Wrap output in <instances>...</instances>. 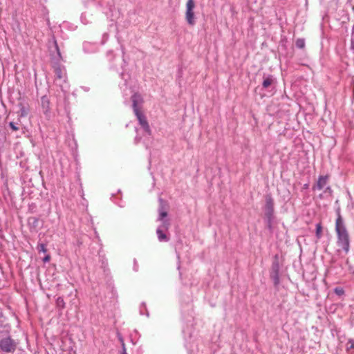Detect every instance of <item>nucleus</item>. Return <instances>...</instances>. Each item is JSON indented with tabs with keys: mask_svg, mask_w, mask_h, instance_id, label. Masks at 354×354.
<instances>
[{
	"mask_svg": "<svg viewBox=\"0 0 354 354\" xmlns=\"http://www.w3.org/2000/svg\"><path fill=\"white\" fill-rule=\"evenodd\" d=\"M131 100L133 112L140 125V129H136L137 136L136 140L138 142V140L141 139L139 138L140 132H142L145 136H149L151 135V130L145 116L140 111L143 102L142 96L140 94L134 93L131 96Z\"/></svg>",
	"mask_w": 354,
	"mask_h": 354,
	"instance_id": "1",
	"label": "nucleus"
},
{
	"mask_svg": "<svg viewBox=\"0 0 354 354\" xmlns=\"http://www.w3.org/2000/svg\"><path fill=\"white\" fill-rule=\"evenodd\" d=\"M160 205L158 208V217L157 221L160 223L156 230L158 239L160 242H167L169 238L166 234V232L170 227V221L167 218V212L166 209V204L161 198L159 199Z\"/></svg>",
	"mask_w": 354,
	"mask_h": 354,
	"instance_id": "2",
	"label": "nucleus"
},
{
	"mask_svg": "<svg viewBox=\"0 0 354 354\" xmlns=\"http://www.w3.org/2000/svg\"><path fill=\"white\" fill-rule=\"evenodd\" d=\"M335 232L337 234V245L342 248L345 253H348L350 249V239L344 221L339 214L335 221Z\"/></svg>",
	"mask_w": 354,
	"mask_h": 354,
	"instance_id": "3",
	"label": "nucleus"
},
{
	"mask_svg": "<svg viewBox=\"0 0 354 354\" xmlns=\"http://www.w3.org/2000/svg\"><path fill=\"white\" fill-rule=\"evenodd\" d=\"M313 189L314 191L324 189V194L330 196L333 191L331 187L328 185V176H320L317 183L313 186Z\"/></svg>",
	"mask_w": 354,
	"mask_h": 354,
	"instance_id": "4",
	"label": "nucleus"
},
{
	"mask_svg": "<svg viewBox=\"0 0 354 354\" xmlns=\"http://www.w3.org/2000/svg\"><path fill=\"white\" fill-rule=\"evenodd\" d=\"M194 7L195 3L194 0H187L186 3L185 17L187 23L191 26H194L195 24V18L194 13Z\"/></svg>",
	"mask_w": 354,
	"mask_h": 354,
	"instance_id": "5",
	"label": "nucleus"
},
{
	"mask_svg": "<svg viewBox=\"0 0 354 354\" xmlns=\"http://www.w3.org/2000/svg\"><path fill=\"white\" fill-rule=\"evenodd\" d=\"M16 343L10 337L3 338L0 340V348L7 353H12L15 351Z\"/></svg>",
	"mask_w": 354,
	"mask_h": 354,
	"instance_id": "6",
	"label": "nucleus"
},
{
	"mask_svg": "<svg viewBox=\"0 0 354 354\" xmlns=\"http://www.w3.org/2000/svg\"><path fill=\"white\" fill-rule=\"evenodd\" d=\"M279 262L277 259H275L272 266V270L270 272V278L273 281L274 286L277 288L280 283L279 281Z\"/></svg>",
	"mask_w": 354,
	"mask_h": 354,
	"instance_id": "7",
	"label": "nucleus"
},
{
	"mask_svg": "<svg viewBox=\"0 0 354 354\" xmlns=\"http://www.w3.org/2000/svg\"><path fill=\"white\" fill-rule=\"evenodd\" d=\"M41 105L44 113L47 115L50 111V100L46 95H44L41 97Z\"/></svg>",
	"mask_w": 354,
	"mask_h": 354,
	"instance_id": "8",
	"label": "nucleus"
},
{
	"mask_svg": "<svg viewBox=\"0 0 354 354\" xmlns=\"http://www.w3.org/2000/svg\"><path fill=\"white\" fill-rule=\"evenodd\" d=\"M265 88H266V78H264L262 81V86H258L255 88V97L256 100H257L258 96H259L260 99H263L265 95Z\"/></svg>",
	"mask_w": 354,
	"mask_h": 354,
	"instance_id": "9",
	"label": "nucleus"
},
{
	"mask_svg": "<svg viewBox=\"0 0 354 354\" xmlns=\"http://www.w3.org/2000/svg\"><path fill=\"white\" fill-rule=\"evenodd\" d=\"M19 111H18V116L19 118H24L27 116L29 112V109L27 106H25L22 103H19L18 104Z\"/></svg>",
	"mask_w": 354,
	"mask_h": 354,
	"instance_id": "10",
	"label": "nucleus"
},
{
	"mask_svg": "<svg viewBox=\"0 0 354 354\" xmlns=\"http://www.w3.org/2000/svg\"><path fill=\"white\" fill-rule=\"evenodd\" d=\"M55 72L56 77V84H58V80H63L64 82H65L66 73L64 70L58 67L55 68Z\"/></svg>",
	"mask_w": 354,
	"mask_h": 354,
	"instance_id": "11",
	"label": "nucleus"
},
{
	"mask_svg": "<svg viewBox=\"0 0 354 354\" xmlns=\"http://www.w3.org/2000/svg\"><path fill=\"white\" fill-rule=\"evenodd\" d=\"M91 19H92V15L90 12H88L87 11L82 12L80 16L81 22L85 25L90 23L91 21Z\"/></svg>",
	"mask_w": 354,
	"mask_h": 354,
	"instance_id": "12",
	"label": "nucleus"
},
{
	"mask_svg": "<svg viewBox=\"0 0 354 354\" xmlns=\"http://www.w3.org/2000/svg\"><path fill=\"white\" fill-rule=\"evenodd\" d=\"M83 48H84V52L90 53H93L95 51V45H93L88 42H85V43H84Z\"/></svg>",
	"mask_w": 354,
	"mask_h": 354,
	"instance_id": "13",
	"label": "nucleus"
},
{
	"mask_svg": "<svg viewBox=\"0 0 354 354\" xmlns=\"http://www.w3.org/2000/svg\"><path fill=\"white\" fill-rule=\"evenodd\" d=\"M120 76L124 81L123 84H122V83L120 84V88L122 89L123 86H124L126 87L127 86V80L129 78V75L128 74H125L124 73H122L120 74Z\"/></svg>",
	"mask_w": 354,
	"mask_h": 354,
	"instance_id": "14",
	"label": "nucleus"
},
{
	"mask_svg": "<svg viewBox=\"0 0 354 354\" xmlns=\"http://www.w3.org/2000/svg\"><path fill=\"white\" fill-rule=\"evenodd\" d=\"M56 305L58 308L63 309L65 307V302L62 297H59L56 300Z\"/></svg>",
	"mask_w": 354,
	"mask_h": 354,
	"instance_id": "15",
	"label": "nucleus"
},
{
	"mask_svg": "<svg viewBox=\"0 0 354 354\" xmlns=\"http://www.w3.org/2000/svg\"><path fill=\"white\" fill-rule=\"evenodd\" d=\"M322 226L320 223L316 225V236L317 239H320L322 236Z\"/></svg>",
	"mask_w": 354,
	"mask_h": 354,
	"instance_id": "16",
	"label": "nucleus"
},
{
	"mask_svg": "<svg viewBox=\"0 0 354 354\" xmlns=\"http://www.w3.org/2000/svg\"><path fill=\"white\" fill-rule=\"evenodd\" d=\"M346 350L347 351H351L352 350L353 352L354 353V339H349L348 340V342L346 344Z\"/></svg>",
	"mask_w": 354,
	"mask_h": 354,
	"instance_id": "17",
	"label": "nucleus"
},
{
	"mask_svg": "<svg viewBox=\"0 0 354 354\" xmlns=\"http://www.w3.org/2000/svg\"><path fill=\"white\" fill-rule=\"evenodd\" d=\"M266 209H267V222L268 221H270L271 220V217H270V215H271V213L272 212V209L271 208V207L270 206V204H269V202L267 200V207H266Z\"/></svg>",
	"mask_w": 354,
	"mask_h": 354,
	"instance_id": "18",
	"label": "nucleus"
},
{
	"mask_svg": "<svg viewBox=\"0 0 354 354\" xmlns=\"http://www.w3.org/2000/svg\"><path fill=\"white\" fill-rule=\"evenodd\" d=\"M8 126L13 131H17L19 129V124L17 122H10Z\"/></svg>",
	"mask_w": 354,
	"mask_h": 354,
	"instance_id": "19",
	"label": "nucleus"
},
{
	"mask_svg": "<svg viewBox=\"0 0 354 354\" xmlns=\"http://www.w3.org/2000/svg\"><path fill=\"white\" fill-rule=\"evenodd\" d=\"M37 249L39 252L46 253L47 251L45 244H44L42 243H38Z\"/></svg>",
	"mask_w": 354,
	"mask_h": 354,
	"instance_id": "20",
	"label": "nucleus"
},
{
	"mask_svg": "<svg viewBox=\"0 0 354 354\" xmlns=\"http://www.w3.org/2000/svg\"><path fill=\"white\" fill-rule=\"evenodd\" d=\"M295 45L299 48H302L305 46V41L303 39H298L295 42Z\"/></svg>",
	"mask_w": 354,
	"mask_h": 354,
	"instance_id": "21",
	"label": "nucleus"
},
{
	"mask_svg": "<svg viewBox=\"0 0 354 354\" xmlns=\"http://www.w3.org/2000/svg\"><path fill=\"white\" fill-rule=\"evenodd\" d=\"M334 292L337 295H339V296L342 295L344 293V291L343 288H339V287L335 288V290H334Z\"/></svg>",
	"mask_w": 354,
	"mask_h": 354,
	"instance_id": "22",
	"label": "nucleus"
},
{
	"mask_svg": "<svg viewBox=\"0 0 354 354\" xmlns=\"http://www.w3.org/2000/svg\"><path fill=\"white\" fill-rule=\"evenodd\" d=\"M351 48L354 51V25H353V30H352Z\"/></svg>",
	"mask_w": 354,
	"mask_h": 354,
	"instance_id": "23",
	"label": "nucleus"
},
{
	"mask_svg": "<svg viewBox=\"0 0 354 354\" xmlns=\"http://www.w3.org/2000/svg\"><path fill=\"white\" fill-rule=\"evenodd\" d=\"M50 255H46V256L44 258L43 261H44V262H45V263H46V262H48V261H50Z\"/></svg>",
	"mask_w": 354,
	"mask_h": 354,
	"instance_id": "24",
	"label": "nucleus"
},
{
	"mask_svg": "<svg viewBox=\"0 0 354 354\" xmlns=\"http://www.w3.org/2000/svg\"><path fill=\"white\" fill-rule=\"evenodd\" d=\"M122 354H127L126 348H125V344L124 342H122Z\"/></svg>",
	"mask_w": 354,
	"mask_h": 354,
	"instance_id": "25",
	"label": "nucleus"
},
{
	"mask_svg": "<svg viewBox=\"0 0 354 354\" xmlns=\"http://www.w3.org/2000/svg\"><path fill=\"white\" fill-rule=\"evenodd\" d=\"M271 82H272V79L270 77H267V81H266L267 87H268V86L271 84Z\"/></svg>",
	"mask_w": 354,
	"mask_h": 354,
	"instance_id": "26",
	"label": "nucleus"
},
{
	"mask_svg": "<svg viewBox=\"0 0 354 354\" xmlns=\"http://www.w3.org/2000/svg\"><path fill=\"white\" fill-rule=\"evenodd\" d=\"M54 44H55V48L57 51V53L59 55V48H58L57 44L55 41H54Z\"/></svg>",
	"mask_w": 354,
	"mask_h": 354,
	"instance_id": "27",
	"label": "nucleus"
},
{
	"mask_svg": "<svg viewBox=\"0 0 354 354\" xmlns=\"http://www.w3.org/2000/svg\"><path fill=\"white\" fill-rule=\"evenodd\" d=\"M138 265H137V263H136V261L134 260V267H133V269L135 271H137L138 270Z\"/></svg>",
	"mask_w": 354,
	"mask_h": 354,
	"instance_id": "28",
	"label": "nucleus"
},
{
	"mask_svg": "<svg viewBox=\"0 0 354 354\" xmlns=\"http://www.w3.org/2000/svg\"><path fill=\"white\" fill-rule=\"evenodd\" d=\"M90 3L92 4L93 6H94V7L97 6L96 2L94 0H91Z\"/></svg>",
	"mask_w": 354,
	"mask_h": 354,
	"instance_id": "29",
	"label": "nucleus"
},
{
	"mask_svg": "<svg viewBox=\"0 0 354 354\" xmlns=\"http://www.w3.org/2000/svg\"><path fill=\"white\" fill-rule=\"evenodd\" d=\"M119 339H120L121 344H122V342H124L123 339L121 337H119Z\"/></svg>",
	"mask_w": 354,
	"mask_h": 354,
	"instance_id": "30",
	"label": "nucleus"
},
{
	"mask_svg": "<svg viewBox=\"0 0 354 354\" xmlns=\"http://www.w3.org/2000/svg\"><path fill=\"white\" fill-rule=\"evenodd\" d=\"M261 100V99H260V97H259V96H258V97H257V100ZM261 100H262V102H264L263 98V99H261Z\"/></svg>",
	"mask_w": 354,
	"mask_h": 354,
	"instance_id": "31",
	"label": "nucleus"
},
{
	"mask_svg": "<svg viewBox=\"0 0 354 354\" xmlns=\"http://www.w3.org/2000/svg\"><path fill=\"white\" fill-rule=\"evenodd\" d=\"M111 53H112V51H109V52L107 53V55H109V54H111Z\"/></svg>",
	"mask_w": 354,
	"mask_h": 354,
	"instance_id": "32",
	"label": "nucleus"
},
{
	"mask_svg": "<svg viewBox=\"0 0 354 354\" xmlns=\"http://www.w3.org/2000/svg\"><path fill=\"white\" fill-rule=\"evenodd\" d=\"M319 197H320L321 198H323V197H324L323 194H320V195H319Z\"/></svg>",
	"mask_w": 354,
	"mask_h": 354,
	"instance_id": "33",
	"label": "nucleus"
},
{
	"mask_svg": "<svg viewBox=\"0 0 354 354\" xmlns=\"http://www.w3.org/2000/svg\"><path fill=\"white\" fill-rule=\"evenodd\" d=\"M60 86L62 87V90L64 91V86L62 85H61V84H60Z\"/></svg>",
	"mask_w": 354,
	"mask_h": 354,
	"instance_id": "34",
	"label": "nucleus"
}]
</instances>
